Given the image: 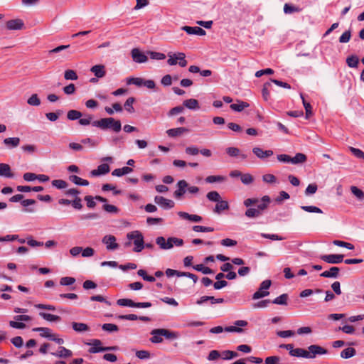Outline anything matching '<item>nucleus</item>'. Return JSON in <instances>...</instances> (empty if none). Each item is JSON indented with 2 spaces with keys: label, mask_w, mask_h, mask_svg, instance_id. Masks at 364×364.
Returning <instances> with one entry per match:
<instances>
[{
  "label": "nucleus",
  "mask_w": 364,
  "mask_h": 364,
  "mask_svg": "<svg viewBox=\"0 0 364 364\" xmlns=\"http://www.w3.org/2000/svg\"><path fill=\"white\" fill-rule=\"evenodd\" d=\"M252 152L259 159H262V160L265 159L266 158L270 157V156H272L274 154L273 151H272V150L263 151L259 147H254L252 149Z\"/></svg>",
  "instance_id": "19"
},
{
  "label": "nucleus",
  "mask_w": 364,
  "mask_h": 364,
  "mask_svg": "<svg viewBox=\"0 0 364 364\" xmlns=\"http://www.w3.org/2000/svg\"><path fill=\"white\" fill-rule=\"evenodd\" d=\"M229 208V205L227 201L222 200L221 199L217 202V204L215 207L214 211L217 213H220L222 211L228 210Z\"/></svg>",
  "instance_id": "39"
},
{
  "label": "nucleus",
  "mask_w": 364,
  "mask_h": 364,
  "mask_svg": "<svg viewBox=\"0 0 364 364\" xmlns=\"http://www.w3.org/2000/svg\"><path fill=\"white\" fill-rule=\"evenodd\" d=\"M178 216L184 220H188L195 223L201 222L203 218L201 216L198 215L189 214L186 212L180 211L178 213Z\"/></svg>",
  "instance_id": "22"
},
{
  "label": "nucleus",
  "mask_w": 364,
  "mask_h": 364,
  "mask_svg": "<svg viewBox=\"0 0 364 364\" xmlns=\"http://www.w3.org/2000/svg\"><path fill=\"white\" fill-rule=\"evenodd\" d=\"M301 99L302 100L303 105L306 110V118L308 119L311 116H312V107L309 102H307L304 97V95L302 93L300 94Z\"/></svg>",
  "instance_id": "41"
},
{
  "label": "nucleus",
  "mask_w": 364,
  "mask_h": 364,
  "mask_svg": "<svg viewBox=\"0 0 364 364\" xmlns=\"http://www.w3.org/2000/svg\"><path fill=\"white\" fill-rule=\"evenodd\" d=\"M110 171L109 166L107 164H102L98 166L97 169L90 171L91 176L96 177L100 175H105Z\"/></svg>",
  "instance_id": "16"
},
{
  "label": "nucleus",
  "mask_w": 364,
  "mask_h": 364,
  "mask_svg": "<svg viewBox=\"0 0 364 364\" xmlns=\"http://www.w3.org/2000/svg\"><path fill=\"white\" fill-rule=\"evenodd\" d=\"M340 269L337 267H332L328 270L323 272L320 276L325 278H337Z\"/></svg>",
  "instance_id": "25"
},
{
  "label": "nucleus",
  "mask_w": 364,
  "mask_h": 364,
  "mask_svg": "<svg viewBox=\"0 0 364 364\" xmlns=\"http://www.w3.org/2000/svg\"><path fill=\"white\" fill-rule=\"evenodd\" d=\"M235 324L236 326H231L225 327V328H223L220 326H218L210 328V332L212 333H220L225 331L226 332L242 333L243 331V329L240 328V327L246 326L247 325V322L244 320H237L235 322Z\"/></svg>",
  "instance_id": "2"
},
{
  "label": "nucleus",
  "mask_w": 364,
  "mask_h": 364,
  "mask_svg": "<svg viewBox=\"0 0 364 364\" xmlns=\"http://www.w3.org/2000/svg\"><path fill=\"white\" fill-rule=\"evenodd\" d=\"M248 106H249V105L247 102L241 101L237 104H232L230 105V108L234 111L241 112L245 108L247 107Z\"/></svg>",
  "instance_id": "49"
},
{
  "label": "nucleus",
  "mask_w": 364,
  "mask_h": 364,
  "mask_svg": "<svg viewBox=\"0 0 364 364\" xmlns=\"http://www.w3.org/2000/svg\"><path fill=\"white\" fill-rule=\"evenodd\" d=\"M177 190L175 191L173 195L176 198L180 199L186 193V188L188 187V183L185 180H180L177 183Z\"/></svg>",
  "instance_id": "14"
},
{
  "label": "nucleus",
  "mask_w": 364,
  "mask_h": 364,
  "mask_svg": "<svg viewBox=\"0 0 364 364\" xmlns=\"http://www.w3.org/2000/svg\"><path fill=\"white\" fill-rule=\"evenodd\" d=\"M27 103L31 106H39L41 100L37 94H33L27 100Z\"/></svg>",
  "instance_id": "52"
},
{
  "label": "nucleus",
  "mask_w": 364,
  "mask_h": 364,
  "mask_svg": "<svg viewBox=\"0 0 364 364\" xmlns=\"http://www.w3.org/2000/svg\"><path fill=\"white\" fill-rule=\"evenodd\" d=\"M289 355L294 357H301L304 358H307V355H309L307 350L301 348H294V350H291Z\"/></svg>",
  "instance_id": "38"
},
{
  "label": "nucleus",
  "mask_w": 364,
  "mask_h": 364,
  "mask_svg": "<svg viewBox=\"0 0 364 364\" xmlns=\"http://www.w3.org/2000/svg\"><path fill=\"white\" fill-rule=\"evenodd\" d=\"M52 186L58 189H64L68 187V183L62 179L52 181Z\"/></svg>",
  "instance_id": "48"
},
{
  "label": "nucleus",
  "mask_w": 364,
  "mask_h": 364,
  "mask_svg": "<svg viewBox=\"0 0 364 364\" xmlns=\"http://www.w3.org/2000/svg\"><path fill=\"white\" fill-rule=\"evenodd\" d=\"M238 356V353L232 350H224L222 352V358L224 360H231Z\"/></svg>",
  "instance_id": "51"
},
{
  "label": "nucleus",
  "mask_w": 364,
  "mask_h": 364,
  "mask_svg": "<svg viewBox=\"0 0 364 364\" xmlns=\"http://www.w3.org/2000/svg\"><path fill=\"white\" fill-rule=\"evenodd\" d=\"M117 318L121 320H129V321H136V320L139 319L140 321H145V322H148L151 320L150 318L148 316H138L136 314L119 315L117 316Z\"/></svg>",
  "instance_id": "21"
},
{
  "label": "nucleus",
  "mask_w": 364,
  "mask_h": 364,
  "mask_svg": "<svg viewBox=\"0 0 364 364\" xmlns=\"http://www.w3.org/2000/svg\"><path fill=\"white\" fill-rule=\"evenodd\" d=\"M188 132V129L186 127H178L168 129L166 131V134L170 137H176Z\"/></svg>",
  "instance_id": "29"
},
{
  "label": "nucleus",
  "mask_w": 364,
  "mask_h": 364,
  "mask_svg": "<svg viewBox=\"0 0 364 364\" xmlns=\"http://www.w3.org/2000/svg\"><path fill=\"white\" fill-rule=\"evenodd\" d=\"M182 30L186 31L189 35H198V36H204L205 35V31L198 26H184L182 27Z\"/></svg>",
  "instance_id": "17"
},
{
  "label": "nucleus",
  "mask_w": 364,
  "mask_h": 364,
  "mask_svg": "<svg viewBox=\"0 0 364 364\" xmlns=\"http://www.w3.org/2000/svg\"><path fill=\"white\" fill-rule=\"evenodd\" d=\"M154 201L164 209H171L173 208L175 205V203L172 200L165 198L160 196H155Z\"/></svg>",
  "instance_id": "13"
},
{
  "label": "nucleus",
  "mask_w": 364,
  "mask_h": 364,
  "mask_svg": "<svg viewBox=\"0 0 364 364\" xmlns=\"http://www.w3.org/2000/svg\"><path fill=\"white\" fill-rule=\"evenodd\" d=\"M166 250L171 249L174 245L177 247L182 246L183 245V240L181 238L171 237L166 241Z\"/></svg>",
  "instance_id": "27"
},
{
  "label": "nucleus",
  "mask_w": 364,
  "mask_h": 364,
  "mask_svg": "<svg viewBox=\"0 0 364 364\" xmlns=\"http://www.w3.org/2000/svg\"><path fill=\"white\" fill-rule=\"evenodd\" d=\"M157 333L163 335V336L167 340H175L179 337V333L176 331H172L166 328H161V330H158Z\"/></svg>",
  "instance_id": "20"
},
{
  "label": "nucleus",
  "mask_w": 364,
  "mask_h": 364,
  "mask_svg": "<svg viewBox=\"0 0 364 364\" xmlns=\"http://www.w3.org/2000/svg\"><path fill=\"white\" fill-rule=\"evenodd\" d=\"M20 138L18 137H9L4 139V145L9 149L17 147L20 144Z\"/></svg>",
  "instance_id": "28"
},
{
  "label": "nucleus",
  "mask_w": 364,
  "mask_h": 364,
  "mask_svg": "<svg viewBox=\"0 0 364 364\" xmlns=\"http://www.w3.org/2000/svg\"><path fill=\"white\" fill-rule=\"evenodd\" d=\"M193 268L195 270L201 272L202 273H203L205 274H210L213 273V271L210 268H209L208 267H205L203 264H201L194 265V266H193Z\"/></svg>",
  "instance_id": "46"
},
{
  "label": "nucleus",
  "mask_w": 364,
  "mask_h": 364,
  "mask_svg": "<svg viewBox=\"0 0 364 364\" xmlns=\"http://www.w3.org/2000/svg\"><path fill=\"white\" fill-rule=\"evenodd\" d=\"M355 353H356L355 349L353 348L349 347V348H347L341 351V357L343 358H345V359H348V358L353 357L355 355Z\"/></svg>",
  "instance_id": "42"
},
{
  "label": "nucleus",
  "mask_w": 364,
  "mask_h": 364,
  "mask_svg": "<svg viewBox=\"0 0 364 364\" xmlns=\"http://www.w3.org/2000/svg\"><path fill=\"white\" fill-rule=\"evenodd\" d=\"M132 171H133V169L132 168L128 167V166H124L121 168L114 169L112 171V175L114 176L120 177L125 174H128V173L132 172Z\"/></svg>",
  "instance_id": "35"
},
{
  "label": "nucleus",
  "mask_w": 364,
  "mask_h": 364,
  "mask_svg": "<svg viewBox=\"0 0 364 364\" xmlns=\"http://www.w3.org/2000/svg\"><path fill=\"white\" fill-rule=\"evenodd\" d=\"M92 125L102 130L110 129L115 133L119 132L122 129L121 122L112 117L102 118L93 121Z\"/></svg>",
  "instance_id": "1"
},
{
  "label": "nucleus",
  "mask_w": 364,
  "mask_h": 364,
  "mask_svg": "<svg viewBox=\"0 0 364 364\" xmlns=\"http://www.w3.org/2000/svg\"><path fill=\"white\" fill-rule=\"evenodd\" d=\"M148 54L150 58L154 60H164L166 58L165 54L159 52L149 51Z\"/></svg>",
  "instance_id": "62"
},
{
  "label": "nucleus",
  "mask_w": 364,
  "mask_h": 364,
  "mask_svg": "<svg viewBox=\"0 0 364 364\" xmlns=\"http://www.w3.org/2000/svg\"><path fill=\"white\" fill-rule=\"evenodd\" d=\"M102 208L106 212L109 213L117 214L119 211V208L114 205L104 204Z\"/></svg>",
  "instance_id": "57"
},
{
  "label": "nucleus",
  "mask_w": 364,
  "mask_h": 364,
  "mask_svg": "<svg viewBox=\"0 0 364 364\" xmlns=\"http://www.w3.org/2000/svg\"><path fill=\"white\" fill-rule=\"evenodd\" d=\"M90 71L94 73L97 78H102L106 75L105 67L103 65H95L90 68Z\"/></svg>",
  "instance_id": "24"
},
{
  "label": "nucleus",
  "mask_w": 364,
  "mask_h": 364,
  "mask_svg": "<svg viewBox=\"0 0 364 364\" xmlns=\"http://www.w3.org/2000/svg\"><path fill=\"white\" fill-rule=\"evenodd\" d=\"M343 255H323L320 259L328 264H339L343 261Z\"/></svg>",
  "instance_id": "12"
},
{
  "label": "nucleus",
  "mask_w": 364,
  "mask_h": 364,
  "mask_svg": "<svg viewBox=\"0 0 364 364\" xmlns=\"http://www.w3.org/2000/svg\"><path fill=\"white\" fill-rule=\"evenodd\" d=\"M351 193L357 198L358 200H364V192L358 188L357 186H351L350 187Z\"/></svg>",
  "instance_id": "44"
},
{
  "label": "nucleus",
  "mask_w": 364,
  "mask_h": 364,
  "mask_svg": "<svg viewBox=\"0 0 364 364\" xmlns=\"http://www.w3.org/2000/svg\"><path fill=\"white\" fill-rule=\"evenodd\" d=\"M132 58L133 60L138 63H143L147 61V56L138 48L132 50Z\"/></svg>",
  "instance_id": "15"
},
{
  "label": "nucleus",
  "mask_w": 364,
  "mask_h": 364,
  "mask_svg": "<svg viewBox=\"0 0 364 364\" xmlns=\"http://www.w3.org/2000/svg\"><path fill=\"white\" fill-rule=\"evenodd\" d=\"M346 63L349 68H356L359 63V58L355 55H351L346 58Z\"/></svg>",
  "instance_id": "37"
},
{
  "label": "nucleus",
  "mask_w": 364,
  "mask_h": 364,
  "mask_svg": "<svg viewBox=\"0 0 364 364\" xmlns=\"http://www.w3.org/2000/svg\"><path fill=\"white\" fill-rule=\"evenodd\" d=\"M82 116V112L75 109L69 110L67 113V118L69 120L74 121L79 119V124L82 126L89 125L92 119V115L87 114L86 118H81Z\"/></svg>",
  "instance_id": "4"
},
{
  "label": "nucleus",
  "mask_w": 364,
  "mask_h": 364,
  "mask_svg": "<svg viewBox=\"0 0 364 364\" xmlns=\"http://www.w3.org/2000/svg\"><path fill=\"white\" fill-rule=\"evenodd\" d=\"M102 328L103 331L108 332H114L119 330L118 326L113 323H105L102 326Z\"/></svg>",
  "instance_id": "59"
},
{
  "label": "nucleus",
  "mask_w": 364,
  "mask_h": 364,
  "mask_svg": "<svg viewBox=\"0 0 364 364\" xmlns=\"http://www.w3.org/2000/svg\"><path fill=\"white\" fill-rule=\"evenodd\" d=\"M168 56L169 58L167 60V63L169 65L172 66L178 64L181 68H184L188 64L184 53H168Z\"/></svg>",
  "instance_id": "5"
},
{
  "label": "nucleus",
  "mask_w": 364,
  "mask_h": 364,
  "mask_svg": "<svg viewBox=\"0 0 364 364\" xmlns=\"http://www.w3.org/2000/svg\"><path fill=\"white\" fill-rule=\"evenodd\" d=\"M64 77L68 80H76L77 79V75L73 70H67L65 71Z\"/></svg>",
  "instance_id": "53"
},
{
  "label": "nucleus",
  "mask_w": 364,
  "mask_h": 364,
  "mask_svg": "<svg viewBox=\"0 0 364 364\" xmlns=\"http://www.w3.org/2000/svg\"><path fill=\"white\" fill-rule=\"evenodd\" d=\"M117 304L121 306H129L136 308H149L152 306L151 302H134L129 299H118Z\"/></svg>",
  "instance_id": "7"
},
{
  "label": "nucleus",
  "mask_w": 364,
  "mask_h": 364,
  "mask_svg": "<svg viewBox=\"0 0 364 364\" xmlns=\"http://www.w3.org/2000/svg\"><path fill=\"white\" fill-rule=\"evenodd\" d=\"M127 239L134 240L135 252H140L144 248V237L139 231H132L127 234Z\"/></svg>",
  "instance_id": "3"
},
{
  "label": "nucleus",
  "mask_w": 364,
  "mask_h": 364,
  "mask_svg": "<svg viewBox=\"0 0 364 364\" xmlns=\"http://www.w3.org/2000/svg\"><path fill=\"white\" fill-rule=\"evenodd\" d=\"M134 101H135V99L132 97H130L126 100V102L124 103V108L129 113L134 112V109L133 107V104H134Z\"/></svg>",
  "instance_id": "50"
},
{
  "label": "nucleus",
  "mask_w": 364,
  "mask_h": 364,
  "mask_svg": "<svg viewBox=\"0 0 364 364\" xmlns=\"http://www.w3.org/2000/svg\"><path fill=\"white\" fill-rule=\"evenodd\" d=\"M69 180L72 183H75V185H78V186H87L89 185V181L87 180L82 179L76 175H70L69 176Z\"/></svg>",
  "instance_id": "32"
},
{
  "label": "nucleus",
  "mask_w": 364,
  "mask_h": 364,
  "mask_svg": "<svg viewBox=\"0 0 364 364\" xmlns=\"http://www.w3.org/2000/svg\"><path fill=\"white\" fill-rule=\"evenodd\" d=\"M307 350V358L314 359L317 355H325L328 353V350L322 346L318 345H311L308 347Z\"/></svg>",
  "instance_id": "9"
},
{
  "label": "nucleus",
  "mask_w": 364,
  "mask_h": 364,
  "mask_svg": "<svg viewBox=\"0 0 364 364\" xmlns=\"http://www.w3.org/2000/svg\"><path fill=\"white\" fill-rule=\"evenodd\" d=\"M351 37V32L350 30L345 31L339 38V42L341 43H348Z\"/></svg>",
  "instance_id": "64"
},
{
  "label": "nucleus",
  "mask_w": 364,
  "mask_h": 364,
  "mask_svg": "<svg viewBox=\"0 0 364 364\" xmlns=\"http://www.w3.org/2000/svg\"><path fill=\"white\" fill-rule=\"evenodd\" d=\"M89 345H92V347H91L88 351L90 353H97L99 352H104V351H108V350H116V347H101L102 341L99 339H93L92 340L90 343H88Z\"/></svg>",
  "instance_id": "10"
},
{
  "label": "nucleus",
  "mask_w": 364,
  "mask_h": 364,
  "mask_svg": "<svg viewBox=\"0 0 364 364\" xmlns=\"http://www.w3.org/2000/svg\"><path fill=\"white\" fill-rule=\"evenodd\" d=\"M6 26L9 30H21L23 28L24 23L21 19H12L8 21Z\"/></svg>",
  "instance_id": "18"
},
{
  "label": "nucleus",
  "mask_w": 364,
  "mask_h": 364,
  "mask_svg": "<svg viewBox=\"0 0 364 364\" xmlns=\"http://www.w3.org/2000/svg\"><path fill=\"white\" fill-rule=\"evenodd\" d=\"M75 282V279L70 277H62L60 280V284L62 286L72 285Z\"/></svg>",
  "instance_id": "58"
},
{
  "label": "nucleus",
  "mask_w": 364,
  "mask_h": 364,
  "mask_svg": "<svg viewBox=\"0 0 364 364\" xmlns=\"http://www.w3.org/2000/svg\"><path fill=\"white\" fill-rule=\"evenodd\" d=\"M183 105L190 109H198L200 108L198 102L196 99H188L184 100Z\"/></svg>",
  "instance_id": "36"
},
{
  "label": "nucleus",
  "mask_w": 364,
  "mask_h": 364,
  "mask_svg": "<svg viewBox=\"0 0 364 364\" xmlns=\"http://www.w3.org/2000/svg\"><path fill=\"white\" fill-rule=\"evenodd\" d=\"M144 79L141 77H129L127 80L128 85H135L138 87L143 86Z\"/></svg>",
  "instance_id": "55"
},
{
  "label": "nucleus",
  "mask_w": 364,
  "mask_h": 364,
  "mask_svg": "<svg viewBox=\"0 0 364 364\" xmlns=\"http://www.w3.org/2000/svg\"><path fill=\"white\" fill-rule=\"evenodd\" d=\"M206 197L209 200L214 202H218L221 199L220 194L215 191L208 192Z\"/></svg>",
  "instance_id": "56"
},
{
  "label": "nucleus",
  "mask_w": 364,
  "mask_h": 364,
  "mask_svg": "<svg viewBox=\"0 0 364 364\" xmlns=\"http://www.w3.org/2000/svg\"><path fill=\"white\" fill-rule=\"evenodd\" d=\"M245 215L248 218H255L262 215V213H259V210L257 208H249L245 211Z\"/></svg>",
  "instance_id": "40"
},
{
  "label": "nucleus",
  "mask_w": 364,
  "mask_h": 364,
  "mask_svg": "<svg viewBox=\"0 0 364 364\" xmlns=\"http://www.w3.org/2000/svg\"><path fill=\"white\" fill-rule=\"evenodd\" d=\"M136 356L141 360H145L149 359L151 357V355L148 350H141L136 352Z\"/></svg>",
  "instance_id": "63"
},
{
  "label": "nucleus",
  "mask_w": 364,
  "mask_h": 364,
  "mask_svg": "<svg viewBox=\"0 0 364 364\" xmlns=\"http://www.w3.org/2000/svg\"><path fill=\"white\" fill-rule=\"evenodd\" d=\"M0 176L9 178L14 177V174L11 171L10 166L4 163L0 164Z\"/></svg>",
  "instance_id": "23"
},
{
  "label": "nucleus",
  "mask_w": 364,
  "mask_h": 364,
  "mask_svg": "<svg viewBox=\"0 0 364 364\" xmlns=\"http://www.w3.org/2000/svg\"><path fill=\"white\" fill-rule=\"evenodd\" d=\"M306 161V156L302 153H297L294 157H291V164H297L304 163Z\"/></svg>",
  "instance_id": "45"
},
{
  "label": "nucleus",
  "mask_w": 364,
  "mask_h": 364,
  "mask_svg": "<svg viewBox=\"0 0 364 364\" xmlns=\"http://www.w3.org/2000/svg\"><path fill=\"white\" fill-rule=\"evenodd\" d=\"M116 240L117 239L114 235H107L102 238V242L106 245V248L108 250H114L119 247Z\"/></svg>",
  "instance_id": "11"
},
{
  "label": "nucleus",
  "mask_w": 364,
  "mask_h": 364,
  "mask_svg": "<svg viewBox=\"0 0 364 364\" xmlns=\"http://www.w3.org/2000/svg\"><path fill=\"white\" fill-rule=\"evenodd\" d=\"M272 284V282L269 279H266L263 281L259 286V289L255 291L252 295V299L257 300L260 298H263L269 294V291L268 289H269Z\"/></svg>",
  "instance_id": "6"
},
{
  "label": "nucleus",
  "mask_w": 364,
  "mask_h": 364,
  "mask_svg": "<svg viewBox=\"0 0 364 364\" xmlns=\"http://www.w3.org/2000/svg\"><path fill=\"white\" fill-rule=\"evenodd\" d=\"M33 331L38 332L41 337L47 338L50 339L53 333L49 328L46 327H36L33 329Z\"/></svg>",
  "instance_id": "30"
},
{
  "label": "nucleus",
  "mask_w": 364,
  "mask_h": 364,
  "mask_svg": "<svg viewBox=\"0 0 364 364\" xmlns=\"http://www.w3.org/2000/svg\"><path fill=\"white\" fill-rule=\"evenodd\" d=\"M40 316H41L43 319L48 321H58L60 320V317L57 315L45 313V312H40L39 313Z\"/></svg>",
  "instance_id": "43"
},
{
  "label": "nucleus",
  "mask_w": 364,
  "mask_h": 364,
  "mask_svg": "<svg viewBox=\"0 0 364 364\" xmlns=\"http://www.w3.org/2000/svg\"><path fill=\"white\" fill-rule=\"evenodd\" d=\"M284 11L285 14H292L294 12L300 11V9L289 4H285L284 6Z\"/></svg>",
  "instance_id": "60"
},
{
  "label": "nucleus",
  "mask_w": 364,
  "mask_h": 364,
  "mask_svg": "<svg viewBox=\"0 0 364 364\" xmlns=\"http://www.w3.org/2000/svg\"><path fill=\"white\" fill-rule=\"evenodd\" d=\"M51 354L55 357L63 358H69L73 355L72 351L63 346L59 347L57 352L52 353Z\"/></svg>",
  "instance_id": "26"
},
{
  "label": "nucleus",
  "mask_w": 364,
  "mask_h": 364,
  "mask_svg": "<svg viewBox=\"0 0 364 364\" xmlns=\"http://www.w3.org/2000/svg\"><path fill=\"white\" fill-rule=\"evenodd\" d=\"M288 295L287 294H283L278 297L275 298L272 303L279 305H286L287 304Z\"/></svg>",
  "instance_id": "47"
},
{
  "label": "nucleus",
  "mask_w": 364,
  "mask_h": 364,
  "mask_svg": "<svg viewBox=\"0 0 364 364\" xmlns=\"http://www.w3.org/2000/svg\"><path fill=\"white\" fill-rule=\"evenodd\" d=\"M270 202L271 199L268 196H263L261 199V202L257 204V208L259 210V213H262V211L267 208Z\"/></svg>",
  "instance_id": "34"
},
{
  "label": "nucleus",
  "mask_w": 364,
  "mask_h": 364,
  "mask_svg": "<svg viewBox=\"0 0 364 364\" xmlns=\"http://www.w3.org/2000/svg\"><path fill=\"white\" fill-rule=\"evenodd\" d=\"M14 318L15 321H10L9 326L16 329H24L26 327L23 322L18 321H30L32 319L30 316L25 314L15 316Z\"/></svg>",
  "instance_id": "8"
},
{
  "label": "nucleus",
  "mask_w": 364,
  "mask_h": 364,
  "mask_svg": "<svg viewBox=\"0 0 364 364\" xmlns=\"http://www.w3.org/2000/svg\"><path fill=\"white\" fill-rule=\"evenodd\" d=\"M301 208L302 210H304V211L309 212V213H323V211L321 208H319L316 206H313V205H302V206H301Z\"/></svg>",
  "instance_id": "54"
},
{
  "label": "nucleus",
  "mask_w": 364,
  "mask_h": 364,
  "mask_svg": "<svg viewBox=\"0 0 364 364\" xmlns=\"http://www.w3.org/2000/svg\"><path fill=\"white\" fill-rule=\"evenodd\" d=\"M73 329L77 333H82L89 331V326L84 323L73 322Z\"/></svg>",
  "instance_id": "33"
},
{
  "label": "nucleus",
  "mask_w": 364,
  "mask_h": 364,
  "mask_svg": "<svg viewBox=\"0 0 364 364\" xmlns=\"http://www.w3.org/2000/svg\"><path fill=\"white\" fill-rule=\"evenodd\" d=\"M158 330H161V328H155L153 329L150 334L152 336L150 338V341L153 343H161L163 341L162 336L163 335H161L160 333H157Z\"/></svg>",
  "instance_id": "31"
},
{
  "label": "nucleus",
  "mask_w": 364,
  "mask_h": 364,
  "mask_svg": "<svg viewBox=\"0 0 364 364\" xmlns=\"http://www.w3.org/2000/svg\"><path fill=\"white\" fill-rule=\"evenodd\" d=\"M349 150L355 157L364 160V152L362 150L352 146L349 147Z\"/></svg>",
  "instance_id": "61"
}]
</instances>
